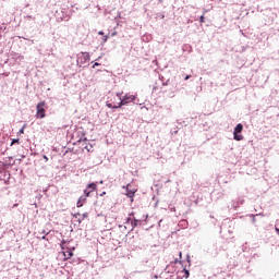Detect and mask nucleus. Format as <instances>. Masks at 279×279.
Masks as SVG:
<instances>
[{"label": "nucleus", "mask_w": 279, "mask_h": 279, "mask_svg": "<svg viewBox=\"0 0 279 279\" xmlns=\"http://www.w3.org/2000/svg\"><path fill=\"white\" fill-rule=\"evenodd\" d=\"M86 196L82 195L76 203L77 208H82V206H84V204L86 203Z\"/></svg>", "instance_id": "5"}, {"label": "nucleus", "mask_w": 279, "mask_h": 279, "mask_svg": "<svg viewBox=\"0 0 279 279\" xmlns=\"http://www.w3.org/2000/svg\"><path fill=\"white\" fill-rule=\"evenodd\" d=\"M14 143H19V140H13L11 145H14Z\"/></svg>", "instance_id": "13"}, {"label": "nucleus", "mask_w": 279, "mask_h": 279, "mask_svg": "<svg viewBox=\"0 0 279 279\" xmlns=\"http://www.w3.org/2000/svg\"><path fill=\"white\" fill-rule=\"evenodd\" d=\"M88 217V213L83 214V219H86Z\"/></svg>", "instance_id": "12"}, {"label": "nucleus", "mask_w": 279, "mask_h": 279, "mask_svg": "<svg viewBox=\"0 0 279 279\" xmlns=\"http://www.w3.org/2000/svg\"><path fill=\"white\" fill-rule=\"evenodd\" d=\"M241 132H243V124L239 123V124L234 128V132H233V138H234V141H243V136L241 135Z\"/></svg>", "instance_id": "3"}, {"label": "nucleus", "mask_w": 279, "mask_h": 279, "mask_svg": "<svg viewBox=\"0 0 279 279\" xmlns=\"http://www.w3.org/2000/svg\"><path fill=\"white\" fill-rule=\"evenodd\" d=\"M134 99H136V96L126 94L123 97V99L119 98L118 104L107 101V108H113V109L121 108V106H128V104H130V101H134Z\"/></svg>", "instance_id": "1"}, {"label": "nucleus", "mask_w": 279, "mask_h": 279, "mask_svg": "<svg viewBox=\"0 0 279 279\" xmlns=\"http://www.w3.org/2000/svg\"><path fill=\"white\" fill-rule=\"evenodd\" d=\"M65 246H66V241H63V242L61 243V250H64Z\"/></svg>", "instance_id": "10"}, {"label": "nucleus", "mask_w": 279, "mask_h": 279, "mask_svg": "<svg viewBox=\"0 0 279 279\" xmlns=\"http://www.w3.org/2000/svg\"><path fill=\"white\" fill-rule=\"evenodd\" d=\"M179 256H180V258H182V252H180Z\"/></svg>", "instance_id": "20"}, {"label": "nucleus", "mask_w": 279, "mask_h": 279, "mask_svg": "<svg viewBox=\"0 0 279 279\" xmlns=\"http://www.w3.org/2000/svg\"><path fill=\"white\" fill-rule=\"evenodd\" d=\"M134 195H136V190H130V184H128L126 196L131 198V202H134Z\"/></svg>", "instance_id": "4"}, {"label": "nucleus", "mask_w": 279, "mask_h": 279, "mask_svg": "<svg viewBox=\"0 0 279 279\" xmlns=\"http://www.w3.org/2000/svg\"><path fill=\"white\" fill-rule=\"evenodd\" d=\"M95 66H99V63L98 62L94 63L93 69H95Z\"/></svg>", "instance_id": "14"}, {"label": "nucleus", "mask_w": 279, "mask_h": 279, "mask_svg": "<svg viewBox=\"0 0 279 279\" xmlns=\"http://www.w3.org/2000/svg\"><path fill=\"white\" fill-rule=\"evenodd\" d=\"M186 278H189V270H185Z\"/></svg>", "instance_id": "17"}, {"label": "nucleus", "mask_w": 279, "mask_h": 279, "mask_svg": "<svg viewBox=\"0 0 279 279\" xmlns=\"http://www.w3.org/2000/svg\"><path fill=\"white\" fill-rule=\"evenodd\" d=\"M90 191L89 190H87V189H85L84 190V195H83V197H85L86 199H88V197H90Z\"/></svg>", "instance_id": "8"}, {"label": "nucleus", "mask_w": 279, "mask_h": 279, "mask_svg": "<svg viewBox=\"0 0 279 279\" xmlns=\"http://www.w3.org/2000/svg\"><path fill=\"white\" fill-rule=\"evenodd\" d=\"M64 260H69V258H73V253L71 250L63 252Z\"/></svg>", "instance_id": "6"}, {"label": "nucleus", "mask_w": 279, "mask_h": 279, "mask_svg": "<svg viewBox=\"0 0 279 279\" xmlns=\"http://www.w3.org/2000/svg\"><path fill=\"white\" fill-rule=\"evenodd\" d=\"M86 58H88V54H85V60H86Z\"/></svg>", "instance_id": "21"}, {"label": "nucleus", "mask_w": 279, "mask_h": 279, "mask_svg": "<svg viewBox=\"0 0 279 279\" xmlns=\"http://www.w3.org/2000/svg\"><path fill=\"white\" fill-rule=\"evenodd\" d=\"M45 106H47V102L41 101L36 106V118L37 119H45V117H47L46 112L47 110L45 109Z\"/></svg>", "instance_id": "2"}, {"label": "nucleus", "mask_w": 279, "mask_h": 279, "mask_svg": "<svg viewBox=\"0 0 279 279\" xmlns=\"http://www.w3.org/2000/svg\"><path fill=\"white\" fill-rule=\"evenodd\" d=\"M44 158H45V160H48V159H47V156H44Z\"/></svg>", "instance_id": "22"}, {"label": "nucleus", "mask_w": 279, "mask_h": 279, "mask_svg": "<svg viewBox=\"0 0 279 279\" xmlns=\"http://www.w3.org/2000/svg\"><path fill=\"white\" fill-rule=\"evenodd\" d=\"M185 80H191V75H186V76H185Z\"/></svg>", "instance_id": "16"}, {"label": "nucleus", "mask_w": 279, "mask_h": 279, "mask_svg": "<svg viewBox=\"0 0 279 279\" xmlns=\"http://www.w3.org/2000/svg\"><path fill=\"white\" fill-rule=\"evenodd\" d=\"M102 43H108V35H105V36L102 37Z\"/></svg>", "instance_id": "9"}, {"label": "nucleus", "mask_w": 279, "mask_h": 279, "mask_svg": "<svg viewBox=\"0 0 279 279\" xmlns=\"http://www.w3.org/2000/svg\"><path fill=\"white\" fill-rule=\"evenodd\" d=\"M86 189L89 190L90 193H95V191H97V183H89Z\"/></svg>", "instance_id": "7"}, {"label": "nucleus", "mask_w": 279, "mask_h": 279, "mask_svg": "<svg viewBox=\"0 0 279 279\" xmlns=\"http://www.w3.org/2000/svg\"><path fill=\"white\" fill-rule=\"evenodd\" d=\"M20 133H21V134H23V133H24L23 129H21V130H20Z\"/></svg>", "instance_id": "18"}, {"label": "nucleus", "mask_w": 279, "mask_h": 279, "mask_svg": "<svg viewBox=\"0 0 279 279\" xmlns=\"http://www.w3.org/2000/svg\"><path fill=\"white\" fill-rule=\"evenodd\" d=\"M100 195H101V196L106 195V192H102Z\"/></svg>", "instance_id": "19"}, {"label": "nucleus", "mask_w": 279, "mask_h": 279, "mask_svg": "<svg viewBox=\"0 0 279 279\" xmlns=\"http://www.w3.org/2000/svg\"><path fill=\"white\" fill-rule=\"evenodd\" d=\"M199 21L201 23H205L204 15L201 16Z\"/></svg>", "instance_id": "11"}, {"label": "nucleus", "mask_w": 279, "mask_h": 279, "mask_svg": "<svg viewBox=\"0 0 279 279\" xmlns=\"http://www.w3.org/2000/svg\"><path fill=\"white\" fill-rule=\"evenodd\" d=\"M98 34H99V36H104V32L102 31L98 32Z\"/></svg>", "instance_id": "15"}]
</instances>
